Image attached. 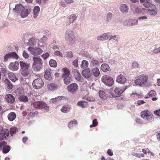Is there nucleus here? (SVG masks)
Listing matches in <instances>:
<instances>
[{
    "mask_svg": "<svg viewBox=\"0 0 160 160\" xmlns=\"http://www.w3.org/2000/svg\"><path fill=\"white\" fill-rule=\"evenodd\" d=\"M148 79V77L147 75L142 74L136 78L134 82L136 85L142 87L146 85Z\"/></svg>",
    "mask_w": 160,
    "mask_h": 160,
    "instance_id": "f257e3e1",
    "label": "nucleus"
},
{
    "mask_svg": "<svg viewBox=\"0 0 160 160\" xmlns=\"http://www.w3.org/2000/svg\"><path fill=\"white\" fill-rule=\"evenodd\" d=\"M65 38L68 44L72 45L74 44L75 38L73 32L70 29H67L65 33Z\"/></svg>",
    "mask_w": 160,
    "mask_h": 160,
    "instance_id": "f03ea898",
    "label": "nucleus"
},
{
    "mask_svg": "<svg viewBox=\"0 0 160 160\" xmlns=\"http://www.w3.org/2000/svg\"><path fill=\"white\" fill-rule=\"evenodd\" d=\"M102 81L106 85L111 87L114 83V81L112 78L110 76L105 75L102 78Z\"/></svg>",
    "mask_w": 160,
    "mask_h": 160,
    "instance_id": "7ed1b4c3",
    "label": "nucleus"
},
{
    "mask_svg": "<svg viewBox=\"0 0 160 160\" xmlns=\"http://www.w3.org/2000/svg\"><path fill=\"white\" fill-rule=\"evenodd\" d=\"M33 88L36 89L41 88L43 86L44 83L41 78H38L34 80L32 82Z\"/></svg>",
    "mask_w": 160,
    "mask_h": 160,
    "instance_id": "20e7f679",
    "label": "nucleus"
},
{
    "mask_svg": "<svg viewBox=\"0 0 160 160\" xmlns=\"http://www.w3.org/2000/svg\"><path fill=\"white\" fill-rule=\"evenodd\" d=\"M28 50L34 56L40 55L43 52V50L39 48H32L29 47L28 48Z\"/></svg>",
    "mask_w": 160,
    "mask_h": 160,
    "instance_id": "39448f33",
    "label": "nucleus"
},
{
    "mask_svg": "<svg viewBox=\"0 0 160 160\" xmlns=\"http://www.w3.org/2000/svg\"><path fill=\"white\" fill-rule=\"evenodd\" d=\"M141 116L142 118L148 121H149L152 118V115L148 110L142 112Z\"/></svg>",
    "mask_w": 160,
    "mask_h": 160,
    "instance_id": "423d86ee",
    "label": "nucleus"
},
{
    "mask_svg": "<svg viewBox=\"0 0 160 160\" xmlns=\"http://www.w3.org/2000/svg\"><path fill=\"white\" fill-rule=\"evenodd\" d=\"M138 20L129 19L123 21V24L125 26L130 27L136 25L138 24Z\"/></svg>",
    "mask_w": 160,
    "mask_h": 160,
    "instance_id": "0eeeda50",
    "label": "nucleus"
},
{
    "mask_svg": "<svg viewBox=\"0 0 160 160\" xmlns=\"http://www.w3.org/2000/svg\"><path fill=\"white\" fill-rule=\"evenodd\" d=\"M18 56L17 53L14 52H13L6 54L4 57L3 60L5 62H7L8 59L12 58L18 59Z\"/></svg>",
    "mask_w": 160,
    "mask_h": 160,
    "instance_id": "6e6552de",
    "label": "nucleus"
},
{
    "mask_svg": "<svg viewBox=\"0 0 160 160\" xmlns=\"http://www.w3.org/2000/svg\"><path fill=\"white\" fill-rule=\"evenodd\" d=\"M54 74L52 70L49 68L47 69L45 71L44 77L46 79L51 81L52 79Z\"/></svg>",
    "mask_w": 160,
    "mask_h": 160,
    "instance_id": "1a4fd4ad",
    "label": "nucleus"
},
{
    "mask_svg": "<svg viewBox=\"0 0 160 160\" xmlns=\"http://www.w3.org/2000/svg\"><path fill=\"white\" fill-rule=\"evenodd\" d=\"M149 8L147 12L149 15L154 16L157 14V9L155 5L152 4Z\"/></svg>",
    "mask_w": 160,
    "mask_h": 160,
    "instance_id": "9d476101",
    "label": "nucleus"
},
{
    "mask_svg": "<svg viewBox=\"0 0 160 160\" xmlns=\"http://www.w3.org/2000/svg\"><path fill=\"white\" fill-rule=\"evenodd\" d=\"M77 16L74 14H71L67 17L66 24L70 25L71 23L74 22L76 20Z\"/></svg>",
    "mask_w": 160,
    "mask_h": 160,
    "instance_id": "9b49d317",
    "label": "nucleus"
},
{
    "mask_svg": "<svg viewBox=\"0 0 160 160\" xmlns=\"http://www.w3.org/2000/svg\"><path fill=\"white\" fill-rule=\"evenodd\" d=\"M78 86L76 83H72L67 87L68 91L71 93H74L78 90Z\"/></svg>",
    "mask_w": 160,
    "mask_h": 160,
    "instance_id": "f8f14e48",
    "label": "nucleus"
},
{
    "mask_svg": "<svg viewBox=\"0 0 160 160\" xmlns=\"http://www.w3.org/2000/svg\"><path fill=\"white\" fill-rule=\"evenodd\" d=\"M19 65L18 62L16 61L14 62H11L9 65L8 68L10 70L15 71L18 69Z\"/></svg>",
    "mask_w": 160,
    "mask_h": 160,
    "instance_id": "ddd939ff",
    "label": "nucleus"
},
{
    "mask_svg": "<svg viewBox=\"0 0 160 160\" xmlns=\"http://www.w3.org/2000/svg\"><path fill=\"white\" fill-rule=\"evenodd\" d=\"M24 8L22 4H18L16 5L15 8L13 9V11L14 13L18 15Z\"/></svg>",
    "mask_w": 160,
    "mask_h": 160,
    "instance_id": "4468645a",
    "label": "nucleus"
},
{
    "mask_svg": "<svg viewBox=\"0 0 160 160\" xmlns=\"http://www.w3.org/2000/svg\"><path fill=\"white\" fill-rule=\"evenodd\" d=\"M72 72L73 73L74 77L77 80L80 82L82 81L83 78L82 77L78 70L76 69H73Z\"/></svg>",
    "mask_w": 160,
    "mask_h": 160,
    "instance_id": "2eb2a0df",
    "label": "nucleus"
},
{
    "mask_svg": "<svg viewBox=\"0 0 160 160\" xmlns=\"http://www.w3.org/2000/svg\"><path fill=\"white\" fill-rule=\"evenodd\" d=\"M82 74V76L86 78H88L91 77L92 75V73L89 68H88L83 70Z\"/></svg>",
    "mask_w": 160,
    "mask_h": 160,
    "instance_id": "dca6fc26",
    "label": "nucleus"
},
{
    "mask_svg": "<svg viewBox=\"0 0 160 160\" xmlns=\"http://www.w3.org/2000/svg\"><path fill=\"white\" fill-rule=\"evenodd\" d=\"M127 88L128 86H126L120 88H116L114 89V92L116 94L120 95L122 94Z\"/></svg>",
    "mask_w": 160,
    "mask_h": 160,
    "instance_id": "f3484780",
    "label": "nucleus"
},
{
    "mask_svg": "<svg viewBox=\"0 0 160 160\" xmlns=\"http://www.w3.org/2000/svg\"><path fill=\"white\" fill-rule=\"evenodd\" d=\"M47 39V37L44 36L40 40L39 45V47L42 48L43 49L46 50L47 48L46 44L45 43H43V42L46 41Z\"/></svg>",
    "mask_w": 160,
    "mask_h": 160,
    "instance_id": "a211bd4d",
    "label": "nucleus"
},
{
    "mask_svg": "<svg viewBox=\"0 0 160 160\" xmlns=\"http://www.w3.org/2000/svg\"><path fill=\"white\" fill-rule=\"evenodd\" d=\"M110 36L109 33H106L98 36L97 39L98 40L105 41L108 39Z\"/></svg>",
    "mask_w": 160,
    "mask_h": 160,
    "instance_id": "6ab92c4d",
    "label": "nucleus"
},
{
    "mask_svg": "<svg viewBox=\"0 0 160 160\" xmlns=\"http://www.w3.org/2000/svg\"><path fill=\"white\" fill-rule=\"evenodd\" d=\"M9 131L8 130H4L1 131L0 132V141L4 140L8 136Z\"/></svg>",
    "mask_w": 160,
    "mask_h": 160,
    "instance_id": "aec40b11",
    "label": "nucleus"
},
{
    "mask_svg": "<svg viewBox=\"0 0 160 160\" xmlns=\"http://www.w3.org/2000/svg\"><path fill=\"white\" fill-rule=\"evenodd\" d=\"M30 12V10L24 8L18 15H20L22 18H24L28 16Z\"/></svg>",
    "mask_w": 160,
    "mask_h": 160,
    "instance_id": "412c9836",
    "label": "nucleus"
},
{
    "mask_svg": "<svg viewBox=\"0 0 160 160\" xmlns=\"http://www.w3.org/2000/svg\"><path fill=\"white\" fill-rule=\"evenodd\" d=\"M140 2L144 7L147 8L152 4V0H140Z\"/></svg>",
    "mask_w": 160,
    "mask_h": 160,
    "instance_id": "4be33fe9",
    "label": "nucleus"
},
{
    "mask_svg": "<svg viewBox=\"0 0 160 160\" xmlns=\"http://www.w3.org/2000/svg\"><path fill=\"white\" fill-rule=\"evenodd\" d=\"M126 80V79L125 77L122 75L120 74L117 77L116 81L119 83L124 84Z\"/></svg>",
    "mask_w": 160,
    "mask_h": 160,
    "instance_id": "5701e85b",
    "label": "nucleus"
},
{
    "mask_svg": "<svg viewBox=\"0 0 160 160\" xmlns=\"http://www.w3.org/2000/svg\"><path fill=\"white\" fill-rule=\"evenodd\" d=\"M33 64H43L42 59L39 57H32Z\"/></svg>",
    "mask_w": 160,
    "mask_h": 160,
    "instance_id": "b1692460",
    "label": "nucleus"
},
{
    "mask_svg": "<svg viewBox=\"0 0 160 160\" xmlns=\"http://www.w3.org/2000/svg\"><path fill=\"white\" fill-rule=\"evenodd\" d=\"M45 102H36L33 103V106L37 108H42V107L45 106Z\"/></svg>",
    "mask_w": 160,
    "mask_h": 160,
    "instance_id": "393cba45",
    "label": "nucleus"
},
{
    "mask_svg": "<svg viewBox=\"0 0 160 160\" xmlns=\"http://www.w3.org/2000/svg\"><path fill=\"white\" fill-rule=\"evenodd\" d=\"M5 99L6 101L10 103H13L15 101L14 97L11 94H8L6 95Z\"/></svg>",
    "mask_w": 160,
    "mask_h": 160,
    "instance_id": "a878e982",
    "label": "nucleus"
},
{
    "mask_svg": "<svg viewBox=\"0 0 160 160\" xmlns=\"http://www.w3.org/2000/svg\"><path fill=\"white\" fill-rule=\"evenodd\" d=\"M65 98L64 96H59L51 99L50 100V102L51 103H54Z\"/></svg>",
    "mask_w": 160,
    "mask_h": 160,
    "instance_id": "bb28decb",
    "label": "nucleus"
},
{
    "mask_svg": "<svg viewBox=\"0 0 160 160\" xmlns=\"http://www.w3.org/2000/svg\"><path fill=\"white\" fill-rule=\"evenodd\" d=\"M40 11V8L38 6H35L34 8L33 9V17L34 18H36L38 17L39 12Z\"/></svg>",
    "mask_w": 160,
    "mask_h": 160,
    "instance_id": "cd10ccee",
    "label": "nucleus"
},
{
    "mask_svg": "<svg viewBox=\"0 0 160 160\" xmlns=\"http://www.w3.org/2000/svg\"><path fill=\"white\" fill-rule=\"evenodd\" d=\"M120 9L122 12L127 13L128 12L129 8L126 4H121L120 7Z\"/></svg>",
    "mask_w": 160,
    "mask_h": 160,
    "instance_id": "c85d7f7f",
    "label": "nucleus"
},
{
    "mask_svg": "<svg viewBox=\"0 0 160 160\" xmlns=\"http://www.w3.org/2000/svg\"><path fill=\"white\" fill-rule=\"evenodd\" d=\"M101 69L103 72H106L110 71V68L108 64L106 63H103L101 66Z\"/></svg>",
    "mask_w": 160,
    "mask_h": 160,
    "instance_id": "c756f323",
    "label": "nucleus"
},
{
    "mask_svg": "<svg viewBox=\"0 0 160 160\" xmlns=\"http://www.w3.org/2000/svg\"><path fill=\"white\" fill-rule=\"evenodd\" d=\"M90 64L92 65L94 67H98L100 64V62L98 60L93 58L91 60Z\"/></svg>",
    "mask_w": 160,
    "mask_h": 160,
    "instance_id": "7c9ffc66",
    "label": "nucleus"
},
{
    "mask_svg": "<svg viewBox=\"0 0 160 160\" xmlns=\"http://www.w3.org/2000/svg\"><path fill=\"white\" fill-rule=\"evenodd\" d=\"M8 75L9 79L12 82H15L18 80V79L17 78L16 75L13 73L12 72H8Z\"/></svg>",
    "mask_w": 160,
    "mask_h": 160,
    "instance_id": "2f4dec72",
    "label": "nucleus"
},
{
    "mask_svg": "<svg viewBox=\"0 0 160 160\" xmlns=\"http://www.w3.org/2000/svg\"><path fill=\"white\" fill-rule=\"evenodd\" d=\"M21 70L29 69V64L23 61H20Z\"/></svg>",
    "mask_w": 160,
    "mask_h": 160,
    "instance_id": "473e14b6",
    "label": "nucleus"
},
{
    "mask_svg": "<svg viewBox=\"0 0 160 160\" xmlns=\"http://www.w3.org/2000/svg\"><path fill=\"white\" fill-rule=\"evenodd\" d=\"M71 108V107L68 105L63 106L61 109V111L64 113H67L69 112Z\"/></svg>",
    "mask_w": 160,
    "mask_h": 160,
    "instance_id": "72a5a7b5",
    "label": "nucleus"
},
{
    "mask_svg": "<svg viewBox=\"0 0 160 160\" xmlns=\"http://www.w3.org/2000/svg\"><path fill=\"white\" fill-rule=\"evenodd\" d=\"M42 64H32V67L33 70L35 72H38L41 69Z\"/></svg>",
    "mask_w": 160,
    "mask_h": 160,
    "instance_id": "f704fd0d",
    "label": "nucleus"
},
{
    "mask_svg": "<svg viewBox=\"0 0 160 160\" xmlns=\"http://www.w3.org/2000/svg\"><path fill=\"white\" fill-rule=\"evenodd\" d=\"M77 105L82 108L87 107L88 105V102L85 101H81L78 102Z\"/></svg>",
    "mask_w": 160,
    "mask_h": 160,
    "instance_id": "c9c22d12",
    "label": "nucleus"
},
{
    "mask_svg": "<svg viewBox=\"0 0 160 160\" xmlns=\"http://www.w3.org/2000/svg\"><path fill=\"white\" fill-rule=\"evenodd\" d=\"M16 115L14 112L10 113L8 116V119L10 121H13L16 118Z\"/></svg>",
    "mask_w": 160,
    "mask_h": 160,
    "instance_id": "e433bc0d",
    "label": "nucleus"
},
{
    "mask_svg": "<svg viewBox=\"0 0 160 160\" xmlns=\"http://www.w3.org/2000/svg\"><path fill=\"white\" fill-rule=\"evenodd\" d=\"M62 76L63 77L69 76L70 72L69 70L67 68H63L62 69Z\"/></svg>",
    "mask_w": 160,
    "mask_h": 160,
    "instance_id": "4c0bfd02",
    "label": "nucleus"
},
{
    "mask_svg": "<svg viewBox=\"0 0 160 160\" xmlns=\"http://www.w3.org/2000/svg\"><path fill=\"white\" fill-rule=\"evenodd\" d=\"M48 87L49 89L51 90H55L58 88V86L54 83H51L48 85Z\"/></svg>",
    "mask_w": 160,
    "mask_h": 160,
    "instance_id": "58836bf2",
    "label": "nucleus"
},
{
    "mask_svg": "<svg viewBox=\"0 0 160 160\" xmlns=\"http://www.w3.org/2000/svg\"><path fill=\"white\" fill-rule=\"evenodd\" d=\"M92 73L95 77H98L100 74V71L99 69L96 67L92 69Z\"/></svg>",
    "mask_w": 160,
    "mask_h": 160,
    "instance_id": "ea45409f",
    "label": "nucleus"
},
{
    "mask_svg": "<svg viewBox=\"0 0 160 160\" xmlns=\"http://www.w3.org/2000/svg\"><path fill=\"white\" fill-rule=\"evenodd\" d=\"M4 82L6 84V86L9 89H11L12 88V85L8 79H6L4 80Z\"/></svg>",
    "mask_w": 160,
    "mask_h": 160,
    "instance_id": "a19ab883",
    "label": "nucleus"
},
{
    "mask_svg": "<svg viewBox=\"0 0 160 160\" xmlns=\"http://www.w3.org/2000/svg\"><path fill=\"white\" fill-rule=\"evenodd\" d=\"M88 66V62L86 60H83L82 62L80 67L84 69L87 68Z\"/></svg>",
    "mask_w": 160,
    "mask_h": 160,
    "instance_id": "79ce46f5",
    "label": "nucleus"
},
{
    "mask_svg": "<svg viewBox=\"0 0 160 160\" xmlns=\"http://www.w3.org/2000/svg\"><path fill=\"white\" fill-rule=\"evenodd\" d=\"M18 99L21 102H26L29 101L28 98L25 95H22L18 98Z\"/></svg>",
    "mask_w": 160,
    "mask_h": 160,
    "instance_id": "37998d69",
    "label": "nucleus"
},
{
    "mask_svg": "<svg viewBox=\"0 0 160 160\" xmlns=\"http://www.w3.org/2000/svg\"><path fill=\"white\" fill-rule=\"evenodd\" d=\"M21 74L23 77H26L29 73V69L21 70Z\"/></svg>",
    "mask_w": 160,
    "mask_h": 160,
    "instance_id": "c03bdc74",
    "label": "nucleus"
},
{
    "mask_svg": "<svg viewBox=\"0 0 160 160\" xmlns=\"http://www.w3.org/2000/svg\"><path fill=\"white\" fill-rule=\"evenodd\" d=\"M10 150V147L8 145L4 146L2 148L3 152L4 153L8 152Z\"/></svg>",
    "mask_w": 160,
    "mask_h": 160,
    "instance_id": "a18cd8bd",
    "label": "nucleus"
},
{
    "mask_svg": "<svg viewBox=\"0 0 160 160\" xmlns=\"http://www.w3.org/2000/svg\"><path fill=\"white\" fill-rule=\"evenodd\" d=\"M139 64L137 62L133 61L132 63V68L133 69H137L139 67Z\"/></svg>",
    "mask_w": 160,
    "mask_h": 160,
    "instance_id": "49530a36",
    "label": "nucleus"
},
{
    "mask_svg": "<svg viewBox=\"0 0 160 160\" xmlns=\"http://www.w3.org/2000/svg\"><path fill=\"white\" fill-rule=\"evenodd\" d=\"M28 43L30 46H34L36 44V41L34 38H32L29 40Z\"/></svg>",
    "mask_w": 160,
    "mask_h": 160,
    "instance_id": "de8ad7c7",
    "label": "nucleus"
},
{
    "mask_svg": "<svg viewBox=\"0 0 160 160\" xmlns=\"http://www.w3.org/2000/svg\"><path fill=\"white\" fill-rule=\"evenodd\" d=\"M49 64L51 67H56L57 66L56 61L53 59H51L50 60Z\"/></svg>",
    "mask_w": 160,
    "mask_h": 160,
    "instance_id": "09e8293b",
    "label": "nucleus"
},
{
    "mask_svg": "<svg viewBox=\"0 0 160 160\" xmlns=\"http://www.w3.org/2000/svg\"><path fill=\"white\" fill-rule=\"evenodd\" d=\"M100 97L103 99H105L106 97V93L103 91H100L98 92Z\"/></svg>",
    "mask_w": 160,
    "mask_h": 160,
    "instance_id": "8fccbe9b",
    "label": "nucleus"
},
{
    "mask_svg": "<svg viewBox=\"0 0 160 160\" xmlns=\"http://www.w3.org/2000/svg\"><path fill=\"white\" fill-rule=\"evenodd\" d=\"M64 78L63 81L65 84H68L70 82L71 79L69 76L66 77H63Z\"/></svg>",
    "mask_w": 160,
    "mask_h": 160,
    "instance_id": "3c124183",
    "label": "nucleus"
},
{
    "mask_svg": "<svg viewBox=\"0 0 160 160\" xmlns=\"http://www.w3.org/2000/svg\"><path fill=\"white\" fill-rule=\"evenodd\" d=\"M77 123V122L76 120L71 121L68 123V127L70 128L71 129L73 127L74 124H76Z\"/></svg>",
    "mask_w": 160,
    "mask_h": 160,
    "instance_id": "603ef678",
    "label": "nucleus"
},
{
    "mask_svg": "<svg viewBox=\"0 0 160 160\" xmlns=\"http://www.w3.org/2000/svg\"><path fill=\"white\" fill-rule=\"evenodd\" d=\"M119 39V37L118 35H115L114 36H111V37L109 39V40L111 39H113L117 42H118Z\"/></svg>",
    "mask_w": 160,
    "mask_h": 160,
    "instance_id": "864d4df0",
    "label": "nucleus"
},
{
    "mask_svg": "<svg viewBox=\"0 0 160 160\" xmlns=\"http://www.w3.org/2000/svg\"><path fill=\"white\" fill-rule=\"evenodd\" d=\"M98 124V122L96 119H94L92 122V124L90 126V128H92L96 126Z\"/></svg>",
    "mask_w": 160,
    "mask_h": 160,
    "instance_id": "5fc2aeb1",
    "label": "nucleus"
},
{
    "mask_svg": "<svg viewBox=\"0 0 160 160\" xmlns=\"http://www.w3.org/2000/svg\"><path fill=\"white\" fill-rule=\"evenodd\" d=\"M135 12L138 14L142 13H143L142 10L141 8L138 7H136L135 8Z\"/></svg>",
    "mask_w": 160,
    "mask_h": 160,
    "instance_id": "6e6d98bb",
    "label": "nucleus"
},
{
    "mask_svg": "<svg viewBox=\"0 0 160 160\" xmlns=\"http://www.w3.org/2000/svg\"><path fill=\"white\" fill-rule=\"evenodd\" d=\"M65 2H66L64 1H63V0H61L59 3V4L60 6L62 7L65 8L67 6V4H66Z\"/></svg>",
    "mask_w": 160,
    "mask_h": 160,
    "instance_id": "4d7b16f0",
    "label": "nucleus"
},
{
    "mask_svg": "<svg viewBox=\"0 0 160 160\" xmlns=\"http://www.w3.org/2000/svg\"><path fill=\"white\" fill-rule=\"evenodd\" d=\"M22 55L23 57L25 59H27L29 57V55L25 50L23 51Z\"/></svg>",
    "mask_w": 160,
    "mask_h": 160,
    "instance_id": "13d9d810",
    "label": "nucleus"
},
{
    "mask_svg": "<svg viewBox=\"0 0 160 160\" xmlns=\"http://www.w3.org/2000/svg\"><path fill=\"white\" fill-rule=\"evenodd\" d=\"M50 53L46 52L42 55V57L44 59H47L50 56Z\"/></svg>",
    "mask_w": 160,
    "mask_h": 160,
    "instance_id": "bf43d9fd",
    "label": "nucleus"
},
{
    "mask_svg": "<svg viewBox=\"0 0 160 160\" xmlns=\"http://www.w3.org/2000/svg\"><path fill=\"white\" fill-rule=\"evenodd\" d=\"M112 89L111 88L110 90H108V91H107V92L109 93L110 94V95L108 96L110 98H115L117 97V96L115 95L111 91H112Z\"/></svg>",
    "mask_w": 160,
    "mask_h": 160,
    "instance_id": "052dcab7",
    "label": "nucleus"
},
{
    "mask_svg": "<svg viewBox=\"0 0 160 160\" xmlns=\"http://www.w3.org/2000/svg\"><path fill=\"white\" fill-rule=\"evenodd\" d=\"M17 128L16 127H14L13 128H12L11 129L10 132H11V135H12L13 134H14V133L16 132V130H17Z\"/></svg>",
    "mask_w": 160,
    "mask_h": 160,
    "instance_id": "680f3d73",
    "label": "nucleus"
},
{
    "mask_svg": "<svg viewBox=\"0 0 160 160\" xmlns=\"http://www.w3.org/2000/svg\"><path fill=\"white\" fill-rule=\"evenodd\" d=\"M54 54L56 55L57 56H60L61 57H62V54L60 52L58 51H55L54 52Z\"/></svg>",
    "mask_w": 160,
    "mask_h": 160,
    "instance_id": "e2e57ef3",
    "label": "nucleus"
},
{
    "mask_svg": "<svg viewBox=\"0 0 160 160\" xmlns=\"http://www.w3.org/2000/svg\"><path fill=\"white\" fill-rule=\"evenodd\" d=\"M112 13L111 12H108L107 13V20L109 22L110 19L112 18Z\"/></svg>",
    "mask_w": 160,
    "mask_h": 160,
    "instance_id": "0e129e2a",
    "label": "nucleus"
},
{
    "mask_svg": "<svg viewBox=\"0 0 160 160\" xmlns=\"http://www.w3.org/2000/svg\"><path fill=\"white\" fill-rule=\"evenodd\" d=\"M156 93L154 91L152 90L151 91L148 93V95H149V97H152L153 96H155L156 95Z\"/></svg>",
    "mask_w": 160,
    "mask_h": 160,
    "instance_id": "69168bd1",
    "label": "nucleus"
},
{
    "mask_svg": "<svg viewBox=\"0 0 160 160\" xmlns=\"http://www.w3.org/2000/svg\"><path fill=\"white\" fill-rule=\"evenodd\" d=\"M148 18L147 16H143L138 17V19L140 21H141L144 20H146Z\"/></svg>",
    "mask_w": 160,
    "mask_h": 160,
    "instance_id": "338daca9",
    "label": "nucleus"
},
{
    "mask_svg": "<svg viewBox=\"0 0 160 160\" xmlns=\"http://www.w3.org/2000/svg\"><path fill=\"white\" fill-rule=\"evenodd\" d=\"M152 52L153 54H157L159 53L158 48H154L152 50Z\"/></svg>",
    "mask_w": 160,
    "mask_h": 160,
    "instance_id": "774afa93",
    "label": "nucleus"
}]
</instances>
